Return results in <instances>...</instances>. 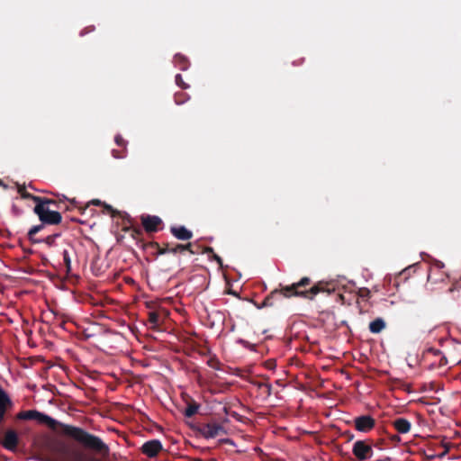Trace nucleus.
I'll return each instance as SVG.
<instances>
[{"instance_id": "obj_3", "label": "nucleus", "mask_w": 461, "mask_h": 461, "mask_svg": "<svg viewBox=\"0 0 461 461\" xmlns=\"http://www.w3.org/2000/svg\"><path fill=\"white\" fill-rule=\"evenodd\" d=\"M33 212L39 217L41 224L35 225L28 231V240L32 243H39L41 240L35 238V235L41 231L45 225H58L62 222L61 214L51 208H43L41 205H35Z\"/></svg>"}, {"instance_id": "obj_31", "label": "nucleus", "mask_w": 461, "mask_h": 461, "mask_svg": "<svg viewBox=\"0 0 461 461\" xmlns=\"http://www.w3.org/2000/svg\"><path fill=\"white\" fill-rule=\"evenodd\" d=\"M66 200H68V201L69 202V203H70L73 207L78 208V209L80 210L81 213H84V212H83V208H84V206H81V205L79 204V203H78L75 198H73V199H68V198H67Z\"/></svg>"}, {"instance_id": "obj_30", "label": "nucleus", "mask_w": 461, "mask_h": 461, "mask_svg": "<svg viewBox=\"0 0 461 461\" xmlns=\"http://www.w3.org/2000/svg\"><path fill=\"white\" fill-rule=\"evenodd\" d=\"M370 294V290L367 288H360L357 293L358 296L361 298H369Z\"/></svg>"}, {"instance_id": "obj_11", "label": "nucleus", "mask_w": 461, "mask_h": 461, "mask_svg": "<svg viewBox=\"0 0 461 461\" xmlns=\"http://www.w3.org/2000/svg\"><path fill=\"white\" fill-rule=\"evenodd\" d=\"M63 199H67V197L64 194L59 200H53L47 197L38 196L35 199V205H41L43 208H50V206H53L56 209H59V204L61 203Z\"/></svg>"}, {"instance_id": "obj_29", "label": "nucleus", "mask_w": 461, "mask_h": 461, "mask_svg": "<svg viewBox=\"0 0 461 461\" xmlns=\"http://www.w3.org/2000/svg\"><path fill=\"white\" fill-rule=\"evenodd\" d=\"M114 141L119 147H122L124 149H127V141L120 134L115 136Z\"/></svg>"}, {"instance_id": "obj_10", "label": "nucleus", "mask_w": 461, "mask_h": 461, "mask_svg": "<svg viewBox=\"0 0 461 461\" xmlns=\"http://www.w3.org/2000/svg\"><path fill=\"white\" fill-rule=\"evenodd\" d=\"M19 443L17 433L14 429H8L5 434V438L2 445L8 450H14Z\"/></svg>"}, {"instance_id": "obj_2", "label": "nucleus", "mask_w": 461, "mask_h": 461, "mask_svg": "<svg viewBox=\"0 0 461 461\" xmlns=\"http://www.w3.org/2000/svg\"><path fill=\"white\" fill-rule=\"evenodd\" d=\"M334 291L335 285L332 282L318 281L312 284L310 277L303 276L298 282H294L289 285L280 284L278 288H276L265 297L261 304L256 305L258 309L273 307L284 298L290 299L293 297H300L312 301L315 296L321 293L330 294Z\"/></svg>"}, {"instance_id": "obj_12", "label": "nucleus", "mask_w": 461, "mask_h": 461, "mask_svg": "<svg viewBox=\"0 0 461 461\" xmlns=\"http://www.w3.org/2000/svg\"><path fill=\"white\" fill-rule=\"evenodd\" d=\"M170 232L180 240H189L193 238L192 231L187 230L185 226H172L170 227Z\"/></svg>"}, {"instance_id": "obj_9", "label": "nucleus", "mask_w": 461, "mask_h": 461, "mask_svg": "<svg viewBox=\"0 0 461 461\" xmlns=\"http://www.w3.org/2000/svg\"><path fill=\"white\" fill-rule=\"evenodd\" d=\"M13 407V402L6 392L0 387V425L5 420V413Z\"/></svg>"}, {"instance_id": "obj_14", "label": "nucleus", "mask_w": 461, "mask_h": 461, "mask_svg": "<svg viewBox=\"0 0 461 461\" xmlns=\"http://www.w3.org/2000/svg\"><path fill=\"white\" fill-rule=\"evenodd\" d=\"M74 252V249L69 246L68 249H64L62 251V257H63V262L66 268V274L68 275L72 268H71V253Z\"/></svg>"}, {"instance_id": "obj_20", "label": "nucleus", "mask_w": 461, "mask_h": 461, "mask_svg": "<svg viewBox=\"0 0 461 461\" xmlns=\"http://www.w3.org/2000/svg\"><path fill=\"white\" fill-rule=\"evenodd\" d=\"M16 186L17 191L23 199L32 200L35 203V199L38 197L37 195L32 194L31 193L27 192L25 189V185H22L16 183Z\"/></svg>"}, {"instance_id": "obj_1", "label": "nucleus", "mask_w": 461, "mask_h": 461, "mask_svg": "<svg viewBox=\"0 0 461 461\" xmlns=\"http://www.w3.org/2000/svg\"><path fill=\"white\" fill-rule=\"evenodd\" d=\"M16 418L23 420H35L52 430H57L59 428L63 435L71 438L83 448L95 454V456H86L85 461H102V458H106L110 454L109 446L100 437L80 427L61 423L36 410L20 411ZM81 456L79 453L72 452L66 447L59 449L60 461H80Z\"/></svg>"}, {"instance_id": "obj_16", "label": "nucleus", "mask_w": 461, "mask_h": 461, "mask_svg": "<svg viewBox=\"0 0 461 461\" xmlns=\"http://www.w3.org/2000/svg\"><path fill=\"white\" fill-rule=\"evenodd\" d=\"M174 62L181 70H186L189 66L188 59L181 54L175 55Z\"/></svg>"}, {"instance_id": "obj_28", "label": "nucleus", "mask_w": 461, "mask_h": 461, "mask_svg": "<svg viewBox=\"0 0 461 461\" xmlns=\"http://www.w3.org/2000/svg\"><path fill=\"white\" fill-rule=\"evenodd\" d=\"M175 81H176V84L179 87H181V88H183V89H187V88H189V85H188V84H186V83L183 80V77H182V76H181L180 74H177V75L176 76V77H175Z\"/></svg>"}, {"instance_id": "obj_18", "label": "nucleus", "mask_w": 461, "mask_h": 461, "mask_svg": "<svg viewBox=\"0 0 461 461\" xmlns=\"http://www.w3.org/2000/svg\"><path fill=\"white\" fill-rule=\"evenodd\" d=\"M192 248H193L192 243L176 244L174 246V248L172 249V253L176 254V253H182L185 250H188L191 254H195L196 252L194 250H193Z\"/></svg>"}, {"instance_id": "obj_24", "label": "nucleus", "mask_w": 461, "mask_h": 461, "mask_svg": "<svg viewBox=\"0 0 461 461\" xmlns=\"http://www.w3.org/2000/svg\"><path fill=\"white\" fill-rule=\"evenodd\" d=\"M142 230L140 228H132L131 230V236L137 240V243L140 245V240H142Z\"/></svg>"}, {"instance_id": "obj_17", "label": "nucleus", "mask_w": 461, "mask_h": 461, "mask_svg": "<svg viewBox=\"0 0 461 461\" xmlns=\"http://www.w3.org/2000/svg\"><path fill=\"white\" fill-rule=\"evenodd\" d=\"M90 204H94V205H103L104 207V210L107 213H111L113 216L114 215V210L113 209V207L109 204H106V203H102L100 200L98 199H94L92 201H90L88 203H86L84 208H83V212H85Z\"/></svg>"}, {"instance_id": "obj_38", "label": "nucleus", "mask_w": 461, "mask_h": 461, "mask_svg": "<svg viewBox=\"0 0 461 461\" xmlns=\"http://www.w3.org/2000/svg\"><path fill=\"white\" fill-rule=\"evenodd\" d=\"M446 363H447L446 357H442L441 361H440V365H443V364H446Z\"/></svg>"}, {"instance_id": "obj_5", "label": "nucleus", "mask_w": 461, "mask_h": 461, "mask_svg": "<svg viewBox=\"0 0 461 461\" xmlns=\"http://www.w3.org/2000/svg\"><path fill=\"white\" fill-rule=\"evenodd\" d=\"M140 221L143 229L147 232H157L161 229L160 226L163 224L162 220L156 215L143 214L140 217Z\"/></svg>"}, {"instance_id": "obj_8", "label": "nucleus", "mask_w": 461, "mask_h": 461, "mask_svg": "<svg viewBox=\"0 0 461 461\" xmlns=\"http://www.w3.org/2000/svg\"><path fill=\"white\" fill-rule=\"evenodd\" d=\"M162 450V444L158 439H152L145 442L141 447V451L149 457L156 456Z\"/></svg>"}, {"instance_id": "obj_34", "label": "nucleus", "mask_w": 461, "mask_h": 461, "mask_svg": "<svg viewBox=\"0 0 461 461\" xmlns=\"http://www.w3.org/2000/svg\"><path fill=\"white\" fill-rule=\"evenodd\" d=\"M212 258L214 259L220 266H222V259L214 252L212 254Z\"/></svg>"}, {"instance_id": "obj_13", "label": "nucleus", "mask_w": 461, "mask_h": 461, "mask_svg": "<svg viewBox=\"0 0 461 461\" xmlns=\"http://www.w3.org/2000/svg\"><path fill=\"white\" fill-rule=\"evenodd\" d=\"M393 428L397 430V432L401 434H406L410 432L411 424V422L404 418H397L393 421Z\"/></svg>"}, {"instance_id": "obj_21", "label": "nucleus", "mask_w": 461, "mask_h": 461, "mask_svg": "<svg viewBox=\"0 0 461 461\" xmlns=\"http://www.w3.org/2000/svg\"><path fill=\"white\" fill-rule=\"evenodd\" d=\"M199 404L196 403L195 402H192L191 403H189L187 405V407L185 408V411H184V415L187 418H191L193 417L194 414L197 413L198 410H199Z\"/></svg>"}, {"instance_id": "obj_42", "label": "nucleus", "mask_w": 461, "mask_h": 461, "mask_svg": "<svg viewBox=\"0 0 461 461\" xmlns=\"http://www.w3.org/2000/svg\"><path fill=\"white\" fill-rule=\"evenodd\" d=\"M31 189H35L32 185H29Z\"/></svg>"}, {"instance_id": "obj_27", "label": "nucleus", "mask_w": 461, "mask_h": 461, "mask_svg": "<svg viewBox=\"0 0 461 461\" xmlns=\"http://www.w3.org/2000/svg\"><path fill=\"white\" fill-rule=\"evenodd\" d=\"M257 386L260 389H264L265 393L267 396L271 395L272 393V385L267 383H258Z\"/></svg>"}, {"instance_id": "obj_41", "label": "nucleus", "mask_w": 461, "mask_h": 461, "mask_svg": "<svg viewBox=\"0 0 461 461\" xmlns=\"http://www.w3.org/2000/svg\"><path fill=\"white\" fill-rule=\"evenodd\" d=\"M188 461H203V460H202V459H200V458H192V459H190V460H188Z\"/></svg>"}, {"instance_id": "obj_22", "label": "nucleus", "mask_w": 461, "mask_h": 461, "mask_svg": "<svg viewBox=\"0 0 461 461\" xmlns=\"http://www.w3.org/2000/svg\"><path fill=\"white\" fill-rule=\"evenodd\" d=\"M59 236H60V232H57V233H54V234H51V235H48L44 239H38L39 240H41L39 243L44 242V243H46L50 247L54 246L56 239L58 237H59Z\"/></svg>"}, {"instance_id": "obj_37", "label": "nucleus", "mask_w": 461, "mask_h": 461, "mask_svg": "<svg viewBox=\"0 0 461 461\" xmlns=\"http://www.w3.org/2000/svg\"><path fill=\"white\" fill-rule=\"evenodd\" d=\"M0 186L5 188V189L7 188V185H5L2 179H0Z\"/></svg>"}, {"instance_id": "obj_33", "label": "nucleus", "mask_w": 461, "mask_h": 461, "mask_svg": "<svg viewBox=\"0 0 461 461\" xmlns=\"http://www.w3.org/2000/svg\"><path fill=\"white\" fill-rule=\"evenodd\" d=\"M265 366H266V367H267V369L272 370V369H274V368L276 367V361H275V360H272V359H271V360H267V361L266 362Z\"/></svg>"}, {"instance_id": "obj_40", "label": "nucleus", "mask_w": 461, "mask_h": 461, "mask_svg": "<svg viewBox=\"0 0 461 461\" xmlns=\"http://www.w3.org/2000/svg\"><path fill=\"white\" fill-rule=\"evenodd\" d=\"M448 451V448L447 447L446 450L439 456L440 457L446 455Z\"/></svg>"}, {"instance_id": "obj_39", "label": "nucleus", "mask_w": 461, "mask_h": 461, "mask_svg": "<svg viewBox=\"0 0 461 461\" xmlns=\"http://www.w3.org/2000/svg\"><path fill=\"white\" fill-rule=\"evenodd\" d=\"M446 363H447L446 357H442L441 361H440V365H443V364H446Z\"/></svg>"}, {"instance_id": "obj_32", "label": "nucleus", "mask_w": 461, "mask_h": 461, "mask_svg": "<svg viewBox=\"0 0 461 461\" xmlns=\"http://www.w3.org/2000/svg\"><path fill=\"white\" fill-rule=\"evenodd\" d=\"M185 95L184 94L179 93V94H176L175 95V102H176V104H182L185 103Z\"/></svg>"}, {"instance_id": "obj_7", "label": "nucleus", "mask_w": 461, "mask_h": 461, "mask_svg": "<svg viewBox=\"0 0 461 461\" xmlns=\"http://www.w3.org/2000/svg\"><path fill=\"white\" fill-rule=\"evenodd\" d=\"M375 426V420L370 415H361L354 419V427L357 431L369 432Z\"/></svg>"}, {"instance_id": "obj_19", "label": "nucleus", "mask_w": 461, "mask_h": 461, "mask_svg": "<svg viewBox=\"0 0 461 461\" xmlns=\"http://www.w3.org/2000/svg\"><path fill=\"white\" fill-rule=\"evenodd\" d=\"M140 247L146 250L152 249V254L156 256L157 252L161 249V246L156 241L144 242L143 240H140Z\"/></svg>"}, {"instance_id": "obj_23", "label": "nucleus", "mask_w": 461, "mask_h": 461, "mask_svg": "<svg viewBox=\"0 0 461 461\" xmlns=\"http://www.w3.org/2000/svg\"><path fill=\"white\" fill-rule=\"evenodd\" d=\"M159 314L157 312H149V321L152 325V328L158 327L159 325Z\"/></svg>"}, {"instance_id": "obj_25", "label": "nucleus", "mask_w": 461, "mask_h": 461, "mask_svg": "<svg viewBox=\"0 0 461 461\" xmlns=\"http://www.w3.org/2000/svg\"><path fill=\"white\" fill-rule=\"evenodd\" d=\"M126 153H127V149H124L123 148L122 150H118V149L112 150V156L117 159L124 158L126 157Z\"/></svg>"}, {"instance_id": "obj_4", "label": "nucleus", "mask_w": 461, "mask_h": 461, "mask_svg": "<svg viewBox=\"0 0 461 461\" xmlns=\"http://www.w3.org/2000/svg\"><path fill=\"white\" fill-rule=\"evenodd\" d=\"M199 433L206 438H213L221 434H226V430L217 422L201 424L198 428Z\"/></svg>"}, {"instance_id": "obj_26", "label": "nucleus", "mask_w": 461, "mask_h": 461, "mask_svg": "<svg viewBox=\"0 0 461 461\" xmlns=\"http://www.w3.org/2000/svg\"><path fill=\"white\" fill-rule=\"evenodd\" d=\"M173 248L174 246L172 247L169 243H165L163 244V246H161V249H159L158 252H157V256L164 255L167 253H172Z\"/></svg>"}, {"instance_id": "obj_15", "label": "nucleus", "mask_w": 461, "mask_h": 461, "mask_svg": "<svg viewBox=\"0 0 461 461\" xmlns=\"http://www.w3.org/2000/svg\"><path fill=\"white\" fill-rule=\"evenodd\" d=\"M385 328V321L382 318H376L369 323V330L372 333H380Z\"/></svg>"}, {"instance_id": "obj_35", "label": "nucleus", "mask_w": 461, "mask_h": 461, "mask_svg": "<svg viewBox=\"0 0 461 461\" xmlns=\"http://www.w3.org/2000/svg\"><path fill=\"white\" fill-rule=\"evenodd\" d=\"M212 258L214 259L220 266H222V259L214 252L212 254Z\"/></svg>"}, {"instance_id": "obj_6", "label": "nucleus", "mask_w": 461, "mask_h": 461, "mask_svg": "<svg viewBox=\"0 0 461 461\" xmlns=\"http://www.w3.org/2000/svg\"><path fill=\"white\" fill-rule=\"evenodd\" d=\"M352 452L358 460H366L372 456L373 448L363 440H357L354 443Z\"/></svg>"}, {"instance_id": "obj_36", "label": "nucleus", "mask_w": 461, "mask_h": 461, "mask_svg": "<svg viewBox=\"0 0 461 461\" xmlns=\"http://www.w3.org/2000/svg\"><path fill=\"white\" fill-rule=\"evenodd\" d=\"M213 252H214L213 249L211 247H206L203 250V253L208 254V255H212V254H213Z\"/></svg>"}]
</instances>
